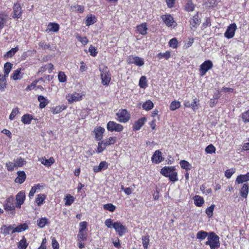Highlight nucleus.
<instances>
[{
    "mask_svg": "<svg viewBox=\"0 0 249 249\" xmlns=\"http://www.w3.org/2000/svg\"><path fill=\"white\" fill-rule=\"evenodd\" d=\"M58 80L60 82L63 83L66 81V76L64 72L60 71L58 75Z\"/></svg>",
    "mask_w": 249,
    "mask_h": 249,
    "instance_id": "nucleus-57",
    "label": "nucleus"
},
{
    "mask_svg": "<svg viewBox=\"0 0 249 249\" xmlns=\"http://www.w3.org/2000/svg\"><path fill=\"white\" fill-rule=\"evenodd\" d=\"M105 130V128L101 126H99L94 128L93 132L95 134V139L97 141H101L103 138V133Z\"/></svg>",
    "mask_w": 249,
    "mask_h": 249,
    "instance_id": "nucleus-11",
    "label": "nucleus"
},
{
    "mask_svg": "<svg viewBox=\"0 0 249 249\" xmlns=\"http://www.w3.org/2000/svg\"><path fill=\"white\" fill-rule=\"evenodd\" d=\"M103 207L105 210H108L110 212H113L116 208V207L111 203L105 204Z\"/></svg>",
    "mask_w": 249,
    "mask_h": 249,
    "instance_id": "nucleus-55",
    "label": "nucleus"
},
{
    "mask_svg": "<svg viewBox=\"0 0 249 249\" xmlns=\"http://www.w3.org/2000/svg\"><path fill=\"white\" fill-rule=\"evenodd\" d=\"M206 245H209L211 249H218L220 247L219 237L214 232L209 233Z\"/></svg>",
    "mask_w": 249,
    "mask_h": 249,
    "instance_id": "nucleus-2",
    "label": "nucleus"
},
{
    "mask_svg": "<svg viewBox=\"0 0 249 249\" xmlns=\"http://www.w3.org/2000/svg\"><path fill=\"white\" fill-rule=\"evenodd\" d=\"M234 172H235L234 169L231 168V169H228V170H226V171L225 172V176L227 178H230L231 177V176L234 174Z\"/></svg>",
    "mask_w": 249,
    "mask_h": 249,
    "instance_id": "nucleus-62",
    "label": "nucleus"
},
{
    "mask_svg": "<svg viewBox=\"0 0 249 249\" xmlns=\"http://www.w3.org/2000/svg\"><path fill=\"white\" fill-rule=\"evenodd\" d=\"M17 174L18 176L16 178L15 180V182L19 184L22 183L25 181L26 178L25 172L23 171H19L17 172Z\"/></svg>",
    "mask_w": 249,
    "mask_h": 249,
    "instance_id": "nucleus-19",
    "label": "nucleus"
},
{
    "mask_svg": "<svg viewBox=\"0 0 249 249\" xmlns=\"http://www.w3.org/2000/svg\"><path fill=\"white\" fill-rule=\"evenodd\" d=\"M195 5L192 3L191 1H188L186 6L185 10L187 11H193L195 9Z\"/></svg>",
    "mask_w": 249,
    "mask_h": 249,
    "instance_id": "nucleus-52",
    "label": "nucleus"
},
{
    "mask_svg": "<svg viewBox=\"0 0 249 249\" xmlns=\"http://www.w3.org/2000/svg\"><path fill=\"white\" fill-rule=\"evenodd\" d=\"M96 22V18L95 16L91 14L88 15L86 18L85 24L86 26H89L93 24Z\"/></svg>",
    "mask_w": 249,
    "mask_h": 249,
    "instance_id": "nucleus-24",
    "label": "nucleus"
},
{
    "mask_svg": "<svg viewBox=\"0 0 249 249\" xmlns=\"http://www.w3.org/2000/svg\"><path fill=\"white\" fill-rule=\"evenodd\" d=\"M20 69H18L14 71L13 73L12 74L11 76V78L13 79L14 80L20 79L22 77L20 75Z\"/></svg>",
    "mask_w": 249,
    "mask_h": 249,
    "instance_id": "nucleus-36",
    "label": "nucleus"
},
{
    "mask_svg": "<svg viewBox=\"0 0 249 249\" xmlns=\"http://www.w3.org/2000/svg\"><path fill=\"white\" fill-rule=\"evenodd\" d=\"M107 130L111 132H121L123 130L124 127L122 125L114 121H109L107 124Z\"/></svg>",
    "mask_w": 249,
    "mask_h": 249,
    "instance_id": "nucleus-5",
    "label": "nucleus"
},
{
    "mask_svg": "<svg viewBox=\"0 0 249 249\" xmlns=\"http://www.w3.org/2000/svg\"><path fill=\"white\" fill-rule=\"evenodd\" d=\"M15 199L13 196H10L7 198L4 204V209L6 211H10L12 213L15 210L16 207V204L14 203Z\"/></svg>",
    "mask_w": 249,
    "mask_h": 249,
    "instance_id": "nucleus-6",
    "label": "nucleus"
},
{
    "mask_svg": "<svg viewBox=\"0 0 249 249\" xmlns=\"http://www.w3.org/2000/svg\"><path fill=\"white\" fill-rule=\"evenodd\" d=\"M68 102L71 103L73 102H77L82 100V96L79 93L74 92L70 94L67 96Z\"/></svg>",
    "mask_w": 249,
    "mask_h": 249,
    "instance_id": "nucleus-10",
    "label": "nucleus"
},
{
    "mask_svg": "<svg viewBox=\"0 0 249 249\" xmlns=\"http://www.w3.org/2000/svg\"><path fill=\"white\" fill-rule=\"evenodd\" d=\"M170 52L169 51H166L165 53H160L157 54V57L159 59L165 58V59L167 60L170 57Z\"/></svg>",
    "mask_w": 249,
    "mask_h": 249,
    "instance_id": "nucleus-42",
    "label": "nucleus"
},
{
    "mask_svg": "<svg viewBox=\"0 0 249 249\" xmlns=\"http://www.w3.org/2000/svg\"><path fill=\"white\" fill-rule=\"evenodd\" d=\"M237 29V26L235 23H233L230 24L227 28L225 34L224 36L228 39L232 38L235 34V32Z\"/></svg>",
    "mask_w": 249,
    "mask_h": 249,
    "instance_id": "nucleus-7",
    "label": "nucleus"
},
{
    "mask_svg": "<svg viewBox=\"0 0 249 249\" xmlns=\"http://www.w3.org/2000/svg\"><path fill=\"white\" fill-rule=\"evenodd\" d=\"M59 29V25L56 23H50L47 26L46 32H57Z\"/></svg>",
    "mask_w": 249,
    "mask_h": 249,
    "instance_id": "nucleus-21",
    "label": "nucleus"
},
{
    "mask_svg": "<svg viewBox=\"0 0 249 249\" xmlns=\"http://www.w3.org/2000/svg\"><path fill=\"white\" fill-rule=\"evenodd\" d=\"M46 197L45 195L44 194H39L37 196L36 198V202L37 204L39 206L42 204L44 202V199Z\"/></svg>",
    "mask_w": 249,
    "mask_h": 249,
    "instance_id": "nucleus-46",
    "label": "nucleus"
},
{
    "mask_svg": "<svg viewBox=\"0 0 249 249\" xmlns=\"http://www.w3.org/2000/svg\"><path fill=\"white\" fill-rule=\"evenodd\" d=\"M194 202L196 206L200 207L204 203V199L202 197L199 196H196L194 197Z\"/></svg>",
    "mask_w": 249,
    "mask_h": 249,
    "instance_id": "nucleus-35",
    "label": "nucleus"
},
{
    "mask_svg": "<svg viewBox=\"0 0 249 249\" xmlns=\"http://www.w3.org/2000/svg\"><path fill=\"white\" fill-rule=\"evenodd\" d=\"M7 16L3 14H0V30L3 28L7 21Z\"/></svg>",
    "mask_w": 249,
    "mask_h": 249,
    "instance_id": "nucleus-47",
    "label": "nucleus"
},
{
    "mask_svg": "<svg viewBox=\"0 0 249 249\" xmlns=\"http://www.w3.org/2000/svg\"><path fill=\"white\" fill-rule=\"evenodd\" d=\"M18 50V47L13 48L7 52V53L4 55V57L7 58L12 57Z\"/></svg>",
    "mask_w": 249,
    "mask_h": 249,
    "instance_id": "nucleus-39",
    "label": "nucleus"
},
{
    "mask_svg": "<svg viewBox=\"0 0 249 249\" xmlns=\"http://www.w3.org/2000/svg\"><path fill=\"white\" fill-rule=\"evenodd\" d=\"M161 18L164 23L168 27L173 25L174 20L173 18L170 15H164L161 16Z\"/></svg>",
    "mask_w": 249,
    "mask_h": 249,
    "instance_id": "nucleus-14",
    "label": "nucleus"
},
{
    "mask_svg": "<svg viewBox=\"0 0 249 249\" xmlns=\"http://www.w3.org/2000/svg\"><path fill=\"white\" fill-rule=\"evenodd\" d=\"M160 151L156 150L152 157V162L155 163H159L161 162L163 160Z\"/></svg>",
    "mask_w": 249,
    "mask_h": 249,
    "instance_id": "nucleus-15",
    "label": "nucleus"
},
{
    "mask_svg": "<svg viewBox=\"0 0 249 249\" xmlns=\"http://www.w3.org/2000/svg\"><path fill=\"white\" fill-rule=\"evenodd\" d=\"M180 107V103L179 101H174L171 102L170 109L171 110H175Z\"/></svg>",
    "mask_w": 249,
    "mask_h": 249,
    "instance_id": "nucleus-48",
    "label": "nucleus"
},
{
    "mask_svg": "<svg viewBox=\"0 0 249 249\" xmlns=\"http://www.w3.org/2000/svg\"><path fill=\"white\" fill-rule=\"evenodd\" d=\"M33 117L29 114H26L21 117V121L24 124H30Z\"/></svg>",
    "mask_w": 249,
    "mask_h": 249,
    "instance_id": "nucleus-30",
    "label": "nucleus"
},
{
    "mask_svg": "<svg viewBox=\"0 0 249 249\" xmlns=\"http://www.w3.org/2000/svg\"><path fill=\"white\" fill-rule=\"evenodd\" d=\"M242 119L245 123L249 122V109L242 114Z\"/></svg>",
    "mask_w": 249,
    "mask_h": 249,
    "instance_id": "nucleus-64",
    "label": "nucleus"
},
{
    "mask_svg": "<svg viewBox=\"0 0 249 249\" xmlns=\"http://www.w3.org/2000/svg\"><path fill=\"white\" fill-rule=\"evenodd\" d=\"M116 137H110L107 140H105L104 141V145H106V146H109L111 144H113L116 141Z\"/></svg>",
    "mask_w": 249,
    "mask_h": 249,
    "instance_id": "nucleus-40",
    "label": "nucleus"
},
{
    "mask_svg": "<svg viewBox=\"0 0 249 249\" xmlns=\"http://www.w3.org/2000/svg\"><path fill=\"white\" fill-rule=\"evenodd\" d=\"M13 64L10 62H6L4 65V77H7L9 72H10Z\"/></svg>",
    "mask_w": 249,
    "mask_h": 249,
    "instance_id": "nucleus-31",
    "label": "nucleus"
},
{
    "mask_svg": "<svg viewBox=\"0 0 249 249\" xmlns=\"http://www.w3.org/2000/svg\"><path fill=\"white\" fill-rule=\"evenodd\" d=\"M146 121L145 118H141L138 121L135 122L133 126V131H138L141 129V128L144 125L145 122Z\"/></svg>",
    "mask_w": 249,
    "mask_h": 249,
    "instance_id": "nucleus-16",
    "label": "nucleus"
},
{
    "mask_svg": "<svg viewBox=\"0 0 249 249\" xmlns=\"http://www.w3.org/2000/svg\"><path fill=\"white\" fill-rule=\"evenodd\" d=\"M154 107V104L150 100L146 101L142 105V108L146 110H149L151 109Z\"/></svg>",
    "mask_w": 249,
    "mask_h": 249,
    "instance_id": "nucleus-38",
    "label": "nucleus"
},
{
    "mask_svg": "<svg viewBox=\"0 0 249 249\" xmlns=\"http://www.w3.org/2000/svg\"><path fill=\"white\" fill-rule=\"evenodd\" d=\"M87 232L79 231L78 234L77 235V241L82 242L86 241L87 240Z\"/></svg>",
    "mask_w": 249,
    "mask_h": 249,
    "instance_id": "nucleus-37",
    "label": "nucleus"
},
{
    "mask_svg": "<svg viewBox=\"0 0 249 249\" xmlns=\"http://www.w3.org/2000/svg\"><path fill=\"white\" fill-rule=\"evenodd\" d=\"M22 9L18 3L14 4L13 6V18H19L22 14Z\"/></svg>",
    "mask_w": 249,
    "mask_h": 249,
    "instance_id": "nucleus-12",
    "label": "nucleus"
},
{
    "mask_svg": "<svg viewBox=\"0 0 249 249\" xmlns=\"http://www.w3.org/2000/svg\"><path fill=\"white\" fill-rule=\"evenodd\" d=\"M37 99L40 103L39 107L41 108L45 107L49 103L48 100L42 95L38 96Z\"/></svg>",
    "mask_w": 249,
    "mask_h": 249,
    "instance_id": "nucleus-28",
    "label": "nucleus"
},
{
    "mask_svg": "<svg viewBox=\"0 0 249 249\" xmlns=\"http://www.w3.org/2000/svg\"><path fill=\"white\" fill-rule=\"evenodd\" d=\"M19 113V112L18 107L13 108L11 114H10L9 119L11 120H14L16 115H17Z\"/></svg>",
    "mask_w": 249,
    "mask_h": 249,
    "instance_id": "nucleus-51",
    "label": "nucleus"
},
{
    "mask_svg": "<svg viewBox=\"0 0 249 249\" xmlns=\"http://www.w3.org/2000/svg\"><path fill=\"white\" fill-rule=\"evenodd\" d=\"M40 71H47L48 73H50L52 72L53 69V65L52 63H49L45 65L44 67L40 68Z\"/></svg>",
    "mask_w": 249,
    "mask_h": 249,
    "instance_id": "nucleus-34",
    "label": "nucleus"
},
{
    "mask_svg": "<svg viewBox=\"0 0 249 249\" xmlns=\"http://www.w3.org/2000/svg\"><path fill=\"white\" fill-rule=\"evenodd\" d=\"M214 207V205H212L206 210V213L209 217H211L213 215Z\"/></svg>",
    "mask_w": 249,
    "mask_h": 249,
    "instance_id": "nucleus-63",
    "label": "nucleus"
},
{
    "mask_svg": "<svg viewBox=\"0 0 249 249\" xmlns=\"http://www.w3.org/2000/svg\"><path fill=\"white\" fill-rule=\"evenodd\" d=\"M66 109L65 106H58L51 108V112L53 114H57L61 112L62 110Z\"/></svg>",
    "mask_w": 249,
    "mask_h": 249,
    "instance_id": "nucleus-33",
    "label": "nucleus"
},
{
    "mask_svg": "<svg viewBox=\"0 0 249 249\" xmlns=\"http://www.w3.org/2000/svg\"><path fill=\"white\" fill-rule=\"evenodd\" d=\"M128 64H134L136 66L141 67L144 65V60L142 58L136 56H129L127 60Z\"/></svg>",
    "mask_w": 249,
    "mask_h": 249,
    "instance_id": "nucleus-8",
    "label": "nucleus"
},
{
    "mask_svg": "<svg viewBox=\"0 0 249 249\" xmlns=\"http://www.w3.org/2000/svg\"><path fill=\"white\" fill-rule=\"evenodd\" d=\"M28 228V226L26 223L21 224L17 227L14 226L13 231H12V233L15 232H20L25 231Z\"/></svg>",
    "mask_w": 249,
    "mask_h": 249,
    "instance_id": "nucleus-22",
    "label": "nucleus"
},
{
    "mask_svg": "<svg viewBox=\"0 0 249 249\" xmlns=\"http://www.w3.org/2000/svg\"><path fill=\"white\" fill-rule=\"evenodd\" d=\"M113 228L118 232L120 236H122L126 232L125 228L120 223L117 222L114 223Z\"/></svg>",
    "mask_w": 249,
    "mask_h": 249,
    "instance_id": "nucleus-13",
    "label": "nucleus"
},
{
    "mask_svg": "<svg viewBox=\"0 0 249 249\" xmlns=\"http://www.w3.org/2000/svg\"><path fill=\"white\" fill-rule=\"evenodd\" d=\"M249 193V184H244L242 188L240 190V196L244 197L247 198L248 194Z\"/></svg>",
    "mask_w": 249,
    "mask_h": 249,
    "instance_id": "nucleus-29",
    "label": "nucleus"
},
{
    "mask_svg": "<svg viewBox=\"0 0 249 249\" xmlns=\"http://www.w3.org/2000/svg\"><path fill=\"white\" fill-rule=\"evenodd\" d=\"M39 161L45 166L49 167L54 162V159L53 157H51L49 159H46L45 157H42L39 159Z\"/></svg>",
    "mask_w": 249,
    "mask_h": 249,
    "instance_id": "nucleus-20",
    "label": "nucleus"
},
{
    "mask_svg": "<svg viewBox=\"0 0 249 249\" xmlns=\"http://www.w3.org/2000/svg\"><path fill=\"white\" fill-rule=\"evenodd\" d=\"M26 161L21 157L18 158L14 160V163L16 167L22 166Z\"/></svg>",
    "mask_w": 249,
    "mask_h": 249,
    "instance_id": "nucleus-45",
    "label": "nucleus"
},
{
    "mask_svg": "<svg viewBox=\"0 0 249 249\" xmlns=\"http://www.w3.org/2000/svg\"><path fill=\"white\" fill-rule=\"evenodd\" d=\"M28 246L26 239L24 237L18 242V248L19 249H26Z\"/></svg>",
    "mask_w": 249,
    "mask_h": 249,
    "instance_id": "nucleus-43",
    "label": "nucleus"
},
{
    "mask_svg": "<svg viewBox=\"0 0 249 249\" xmlns=\"http://www.w3.org/2000/svg\"><path fill=\"white\" fill-rule=\"evenodd\" d=\"M118 117L117 121L121 123H125L130 119V114L126 109H121L116 113Z\"/></svg>",
    "mask_w": 249,
    "mask_h": 249,
    "instance_id": "nucleus-4",
    "label": "nucleus"
},
{
    "mask_svg": "<svg viewBox=\"0 0 249 249\" xmlns=\"http://www.w3.org/2000/svg\"><path fill=\"white\" fill-rule=\"evenodd\" d=\"M180 165L182 169L186 170H190L192 168V165L187 161L181 160L179 162Z\"/></svg>",
    "mask_w": 249,
    "mask_h": 249,
    "instance_id": "nucleus-32",
    "label": "nucleus"
},
{
    "mask_svg": "<svg viewBox=\"0 0 249 249\" xmlns=\"http://www.w3.org/2000/svg\"><path fill=\"white\" fill-rule=\"evenodd\" d=\"M213 66V63L211 60L205 61L200 66L199 72L200 76H204L208 71L212 69Z\"/></svg>",
    "mask_w": 249,
    "mask_h": 249,
    "instance_id": "nucleus-3",
    "label": "nucleus"
},
{
    "mask_svg": "<svg viewBox=\"0 0 249 249\" xmlns=\"http://www.w3.org/2000/svg\"><path fill=\"white\" fill-rule=\"evenodd\" d=\"M40 187V186L39 185V184H37L36 186L32 187V188L31 189V190H30L29 193V197L30 198H31L32 197H33L34 196V194H35V193L36 192L37 189V188L39 189Z\"/></svg>",
    "mask_w": 249,
    "mask_h": 249,
    "instance_id": "nucleus-54",
    "label": "nucleus"
},
{
    "mask_svg": "<svg viewBox=\"0 0 249 249\" xmlns=\"http://www.w3.org/2000/svg\"><path fill=\"white\" fill-rule=\"evenodd\" d=\"M111 75L110 73L101 74V78L102 79V83L104 85L107 86L109 84L111 80Z\"/></svg>",
    "mask_w": 249,
    "mask_h": 249,
    "instance_id": "nucleus-27",
    "label": "nucleus"
},
{
    "mask_svg": "<svg viewBox=\"0 0 249 249\" xmlns=\"http://www.w3.org/2000/svg\"><path fill=\"white\" fill-rule=\"evenodd\" d=\"M108 167V163L106 161H101L98 166H95L93 167V171L97 173L101 171L102 170L107 169Z\"/></svg>",
    "mask_w": 249,
    "mask_h": 249,
    "instance_id": "nucleus-18",
    "label": "nucleus"
},
{
    "mask_svg": "<svg viewBox=\"0 0 249 249\" xmlns=\"http://www.w3.org/2000/svg\"><path fill=\"white\" fill-rule=\"evenodd\" d=\"M137 29L140 34L145 35L147 34V28L146 23H143L137 26Z\"/></svg>",
    "mask_w": 249,
    "mask_h": 249,
    "instance_id": "nucleus-25",
    "label": "nucleus"
},
{
    "mask_svg": "<svg viewBox=\"0 0 249 249\" xmlns=\"http://www.w3.org/2000/svg\"><path fill=\"white\" fill-rule=\"evenodd\" d=\"M6 87V79L3 78L0 81V91L3 92L4 91Z\"/></svg>",
    "mask_w": 249,
    "mask_h": 249,
    "instance_id": "nucleus-58",
    "label": "nucleus"
},
{
    "mask_svg": "<svg viewBox=\"0 0 249 249\" xmlns=\"http://www.w3.org/2000/svg\"><path fill=\"white\" fill-rule=\"evenodd\" d=\"M16 207L20 208L21 205L24 203L25 199V193L24 191H20L16 196Z\"/></svg>",
    "mask_w": 249,
    "mask_h": 249,
    "instance_id": "nucleus-9",
    "label": "nucleus"
},
{
    "mask_svg": "<svg viewBox=\"0 0 249 249\" xmlns=\"http://www.w3.org/2000/svg\"><path fill=\"white\" fill-rule=\"evenodd\" d=\"M198 102L199 100L196 98H195L193 99V102L191 103V107L194 111H195L197 109Z\"/></svg>",
    "mask_w": 249,
    "mask_h": 249,
    "instance_id": "nucleus-59",
    "label": "nucleus"
},
{
    "mask_svg": "<svg viewBox=\"0 0 249 249\" xmlns=\"http://www.w3.org/2000/svg\"><path fill=\"white\" fill-rule=\"evenodd\" d=\"M142 244L143 246V248L145 249L147 248L148 245L149 244V236H144L142 237Z\"/></svg>",
    "mask_w": 249,
    "mask_h": 249,
    "instance_id": "nucleus-56",
    "label": "nucleus"
},
{
    "mask_svg": "<svg viewBox=\"0 0 249 249\" xmlns=\"http://www.w3.org/2000/svg\"><path fill=\"white\" fill-rule=\"evenodd\" d=\"M139 84L141 88L145 89L147 87L146 78L145 76H142L140 78Z\"/></svg>",
    "mask_w": 249,
    "mask_h": 249,
    "instance_id": "nucleus-41",
    "label": "nucleus"
},
{
    "mask_svg": "<svg viewBox=\"0 0 249 249\" xmlns=\"http://www.w3.org/2000/svg\"><path fill=\"white\" fill-rule=\"evenodd\" d=\"M249 180V173L245 175H240L238 176L236 179V181L238 184L242 183Z\"/></svg>",
    "mask_w": 249,
    "mask_h": 249,
    "instance_id": "nucleus-26",
    "label": "nucleus"
},
{
    "mask_svg": "<svg viewBox=\"0 0 249 249\" xmlns=\"http://www.w3.org/2000/svg\"><path fill=\"white\" fill-rule=\"evenodd\" d=\"M178 42L177 38H173L169 41V44L171 47L173 48H176L178 46Z\"/></svg>",
    "mask_w": 249,
    "mask_h": 249,
    "instance_id": "nucleus-61",
    "label": "nucleus"
},
{
    "mask_svg": "<svg viewBox=\"0 0 249 249\" xmlns=\"http://www.w3.org/2000/svg\"><path fill=\"white\" fill-rule=\"evenodd\" d=\"M80 229L79 231L87 232V223L86 222H82L79 224Z\"/></svg>",
    "mask_w": 249,
    "mask_h": 249,
    "instance_id": "nucleus-60",
    "label": "nucleus"
},
{
    "mask_svg": "<svg viewBox=\"0 0 249 249\" xmlns=\"http://www.w3.org/2000/svg\"><path fill=\"white\" fill-rule=\"evenodd\" d=\"M65 199L66 200L65 205H71L74 201L73 197L71 196V195H67L66 196Z\"/></svg>",
    "mask_w": 249,
    "mask_h": 249,
    "instance_id": "nucleus-53",
    "label": "nucleus"
},
{
    "mask_svg": "<svg viewBox=\"0 0 249 249\" xmlns=\"http://www.w3.org/2000/svg\"><path fill=\"white\" fill-rule=\"evenodd\" d=\"M104 141H102L98 142L97 152L100 153L102 152L106 147V145H104Z\"/></svg>",
    "mask_w": 249,
    "mask_h": 249,
    "instance_id": "nucleus-49",
    "label": "nucleus"
},
{
    "mask_svg": "<svg viewBox=\"0 0 249 249\" xmlns=\"http://www.w3.org/2000/svg\"><path fill=\"white\" fill-rule=\"evenodd\" d=\"M208 235L209 234L207 232L203 231H200L197 233L196 238L200 240H203L206 238L207 236L208 237Z\"/></svg>",
    "mask_w": 249,
    "mask_h": 249,
    "instance_id": "nucleus-44",
    "label": "nucleus"
},
{
    "mask_svg": "<svg viewBox=\"0 0 249 249\" xmlns=\"http://www.w3.org/2000/svg\"><path fill=\"white\" fill-rule=\"evenodd\" d=\"M0 229L2 231V233L5 236L10 233L13 234L12 231H13L14 229V225H9L8 226L3 225Z\"/></svg>",
    "mask_w": 249,
    "mask_h": 249,
    "instance_id": "nucleus-23",
    "label": "nucleus"
},
{
    "mask_svg": "<svg viewBox=\"0 0 249 249\" xmlns=\"http://www.w3.org/2000/svg\"><path fill=\"white\" fill-rule=\"evenodd\" d=\"M215 147L212 144H209L205 148V152L209 154L215 153Z\"/></svg>",
    "mask_w": 249,
    "mask_h": 249,
    "instance_id": "nucleus-50",
    "label": "nucleus"
},
{
    "mask_svg": "<svg viewBox=\"0 0 249 249\" xmlns=\"http://www.w3.org/2000/svg\"><path fill=\"white\" fill-rule=\"evenodd\" d=\"M175 166H165L160 171V173L165 177H168L171 181L178 180V173L175 172Z\"/></svg>",
    "mask_w": 249,
    "mask_h": 249,
    "instance_id": "nucleus-1",
    "label": "nucleus"
},
{
    "mask_svg": "<svg viewBox=\"0 0 249 249\" xmlns=\"http://www.w3.org/2000/svg\"><path fill=\"white\" fill-rule=\"evenodd\" d=\"M190 22L193 27L195 28L200 24L201 19L199 17L198 12H197L196 14L193 16V18L190 20Z\"/></svg>",
    "mask_w": 249,
    "mask_h": 249,
    "instance_id": "nucleus-17",
    "label": "nucleus"
}]
</instances>
